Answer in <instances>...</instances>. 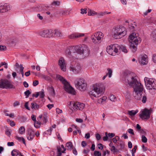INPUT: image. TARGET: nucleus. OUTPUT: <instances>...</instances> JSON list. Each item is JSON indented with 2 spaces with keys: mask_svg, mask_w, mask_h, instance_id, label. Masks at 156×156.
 Segmentation results:
<instances>
[{
  "mask_svg": "<svg viewBox=\"0 0 156 156\" xmlns=\"http://www.w3.org/2000/svg\"><path fill=\"white\" fill-rule=\"evenodd\" d=\"M152 59L153 62L154 63H156V54H154L153 55Z\"/></svg>",
  "mask_w": 156,
  "mask_h": 156,
  "instance_id": "obj_46",
  "label": "nucleus"
},
{
  "mask_svg": "<svg viewBox=\"0 0 156 156\" xmlns=\"http://www.w3.org/2000/svg\"><path fill=\"white\" fill-rule=\"evenodd\" d=\"M56 77L57 79L59 80L63 84L64 87L65 85L67 86V85H68V82L63 77L59 75H57Z\"/></svg>",
  "mask_w": 156,
  "mask_h": 156,
  "instance_id": "obj_20",
  "label": "nucleus"
},
{
  "mask_svg": "<svg viewBox=\"0 0 156 156\" xmlns=\"http://www.w3.org/2000/svg\"><path fill=\"white\" fill-rule=\"evenodd\" d=\"M75 83L76 87L80 90L83 91L86 90L87 84L83 79H77L75 81Z\"/></svg>",
  "mask_w": 156,
  "mask_h": 156,
  "instance_id": "obj_7",
  "label": "nucleus"
},
{
  "mask_svg": "<svg viewBox=\"0 0 156 156\" xmlns=\"http://www.w3.org/2000/svg\"><path fill=\"white\" fill-rule=\"evenodd\" d=\"M28 102H26L24 105V107L27 109L28 110H30V108L28 106Z\"/></svg>",
  "mask_w": 156,
  "mask_h": 156,
  "instance_id": "obj_53",
  "label": "nucleus"
},
{
  "mask_svg": "<svg viewBox=\"0 0 156 156\" xmlns=\"http://www.w3.org/2000/svg\"><path fill=\"white\" fill-rule=\"evenodd\" d=\"M58 65L63 71H66V64L63 58H60L58 61Z\"/></svg>",
  "mask_w": 156,
  "mask_h": 156,
  "instance_id": "obj_16",
  "label": "nucleus"
},
{
  "mask_svg": "<svg viewBox=\"0 0 156 156\" xmlns=\"http://www.w3.org/2000/svg\"><path fill=\"white\" fill-rule=\"evenodd\" d=\"M94 155L95 156H101V153L98 151H95L94 152Z\"/></svg>",
  "mask_w": 156,
  "mask_h": 156,
  "instance_id": "obj_45",
  "label": "nucleus"
},
{
  "mask_svg": "<svg viewBox=\"0 0 156 156\" xmlns=\"http://www.w3.org/2000/svg\"><path fill=\"white\" fill-rule=\"evenodd\" d=\"M41 105H38L35 102H32L31 103V108L32 109L36 110H38L40 108Z\"/></svg>",
  "mask_w": 156,
  "mask_h": 156,
  "instance_id": "obj_22",
  "label": "nucleus"
},
{
  "mask_svg": "<svg viewBox=\"0 0 156 156\" xmlns=\"http://www.w3.org/2000/svg\"><path fill=\"white\" fill-rule=\"evenodd\" d=\"M37 121L35 122L34 123V127L36 128H39L41 124V122L40 121V120L37 118Z\"/></svg>",
  "mask_w": 156,
  "mask_h": 156,
  "instance_id": "obj_26",
  "label": "nucleus"
},
{
  "mask_svg": "<svg viewBox=\"0 0 156 156\" xmlns=\"http://www.w3.org/2000/svg\"><path fill=\"white\" fill-rule=\"evenodd\" d=\"M103 36L104 35L102 32L98 31L94 35H92L91 38L93 43L99 44L101 43V41L103 39Z\"/></svg>",
  "mask_w": 156,
  "mask_h": 156,
  "instance_id": "obj_10",
  "label": "nucleus"
},
{
  "mask_svg": "<svg viewBox=\"0 0 156 156\" xmlns=\"http://www.w3.org/2000/svg\"><path fill=\"white\" fill-rule=\"evenodd\" d=\"M108 135L110 138H112L115 136V134L113 133H108Z\"/></svg>",
  "mask_w": 156,
  "mask_h": 156,
  "instance_id": "obj_54",
  "label": "nucleus"
},
{
  "mask_svg": "<svg viewBox=\"0 0 156 156\" xmlns=\"http://www.w3.org/2000/svg\"><path fill=\"white\" fill-rule=\"evenodd\" d=\"M0 88L2 89H15V87L6 79L0 80Z\"/></svg>",
  "mask_w": 156,
  "mask_h": 156,
  "instance_id": "obj_9",
  "label": "nucleus"
},
{
  "mask_svg": "<svg viewBox=\"0 0 156 156\" xmlns=\"http://www.w3.org/2000/svg\"><path fill=\"white\" fill-rule=\"evenodd\" d=\"M151 112L147 108H144L139 113V116L142 119H147L150 117Z\"/></svg>",
  "mask_w": 156,
  "mask_h": 156,
  "instance_id": "obj_12",
  "label": "nucleus"
},
{
  "mask_svg": "<svg viewBox=\"0 0 156 156\" xmlns=\"http://www.w3.org/2000/svg\"><path fill=\"white\" fill-rule=\"evenodd\" d=\"M128 131L129 133H131L133 135H134V133L133 132V130L132 129H128Z\"/></svg>",
  "mask_w": 156,
  "mask_h": 156,
  "instance_id": "obj_58",
  "label": "nucleus"
},
{
  "mask_svg": "<svg viewBox=\"0 0 156 156\" xmlns=\"http://www.w3.org/2000/svg\"><path fill=\"white\" fill-rule=\"evenodd\" d=\"M59 2H58L57 1H54L52 3V5H57L58 6L59 5Z\"/></svg>",
  "mask_w": 156,
  "mask_h": 156,
  "instance_id": "obj_56",
  "label": "nucleus"
},
{
  "mask_svg": "<svg viewBox=\"0 0 156 156\" xmlns=\"http://www.w3.org/2000/svg\"><path fill=\"white\" fill-rule=\"evenodd\" d=\"M119 49L118 50V54L119 53L121 50L125 53H127V50L126 47L122 45L120 46L119 45Z\"/></svg>",
  "mask_w": 156,
  "mask_h": 156,
  "instance_id": "obj_25",
  "label": "nucleus"
},
{
  "mask_svg": "<svg viewBox=\"0 0 156 156\" xmlns=\"http://www.w3.org/2000/svg\"><path fill=\"white\" fill-rule=\"evenodd\" d=\"M23 84L25 87L27 88L28 87L29 85L26 81H24L23 82Z\"/></svg>",
  "mask_w": 156,
  "mask_h": 156,
  "instance_id": "obj_64",
  "label": "nucleus"
},
{
  "mask_svg": "<svg viewBox=\"0 0 156 156\" xmlns=\"http://www.w3.org/2000/svg\"><path fill=\"white\" fill-rule=\"evenodd\" d=\"M87 8H85L84 9H81V13L82 14H84L87 13Z\"/></svg>",
  "mask_w": 156,
  "mask_h": 156,
  "instance_id": "obj_48",
  "label": "nucleus"
},
{
  "mask_svg": "<svg viewBox=\"0 0 156 156\" xmlns=\"http://www.w3.org/2000/svg\"><path fill=\"white\" fill-rule=\"evenodd\" d=\"M138 112L137 110L136 111L132 110L131 111H128V114L131 116H133L136 115Z\"/></svg>",
  "mask_w": 156,
  "mask_h": 156,
  "instance_id": "obj_27",
  "label": "nucleus"
},
{
  "mask_svg": "<svg viewBox=\"0 0 156 156\" xmlns=\"http://www.w3.org/2000/svg\"><path fill=\"white\" fill-rule=\"evenodd\" d=\"M142 141L144 143H146L147 141V138L144 135L142 136Z\"/></svg>",
  "mask_w": 156,
  "mask_h": 156,
  "instance_id": "obj_44",
  "label": "nucleus"
},
{
  "mask_svg": "<svg viewBox=\"0 0 156 156\" xmlns=\"http://www.w3.org/2000/svg\"><path fill=\"white\" fill-rule=\"evenodd\" d=\"M56 112L58 114L62 113V111L58 108H56Z\"/></svg>",
  "mask_w": 156,
  "mask_h": 156,
  "instance_id": "obj_62",
  "label": "nucleus"
},
{
  "mask_svg": "<svg viewBox=\"0 0 156 156\" xmlns=\"http://www.w3.org/2000/svg\"><path fill=\"white\" fill-rule=\"evenodd\" d=\"M31 118L32 120L35 122H36L37 121L36 120V116L34 115H32L31 116Z\"/></svg>",
  "mask_w": 156,
  "mask_h": 156,
  "instance_id": "obj_57",
  "label": "nucleus"
},
{
  "mask_svg": "<svg viewBox=\"0 0 156 156\" xmlns=\"http://www.w3.org/2000/svg\"><path fill=\"white\" fill-rule=\"evenodd\" d=\"M6 49V47L5 45H0V51H4Z\"/></svg>",
  "mask_w": 156,
  "mask_h": 156,
  "instance_id": "obj_43",
  "label": "nucleus"
},
{
  "mask_svg": "<svg viewBox=\"0 0 156 156\" xmlns=\"http://www.w3.org/2000/svg\"><path fill=\"white\" fill-rule=\"evenodd\" d=\"M20 71L21 73L22 77H24L23 69H24V68L23 66V65L22 64H20Z\"/></svg>",
  "mask_w": 156,
  "mask_h": 156,
  "instance_id": "obj_37",
  "label": "nucleus"
},
{
  "mask_svg": "<svg viewBox=\"0 0 156 156\" xmlns=\"http://www.w3.org/2000/svg\"><path fill=\"white\" fill-rule=\"evenodd\" d=\"M119 49V45L114 44L113 45L107 46L106 48V51L109 54L114 56L116 54H118Z\"/></svg>",
  "mask_w": 156,
  "mask_h": 156,
  "instance_id": "obj_8",
  "label": "nucleus"
},
{
  "mask_svg": "<svg viewBox=\"0 0 156 156\" xmlns=\"http://www.w3.org/2000/svg\"><path fill=\"white\" fill-rule=\"evenodd\" d=\"M109 99L112 101H115L116 99V97L113 95H112L109 96Z\"/></svg>",
  "mask_w": 156,
  "mask_h": 156,
  "instance_id": "obj_41",
  "label": "nucleus"
},
{
  "mask_svg": "<svg viewBox=\"0 0 156 156\" xmlns=\"http://www.w3.org/2000/svg\"><path fill=\"white\" fill-rule=\"evenodd\" d=\"M93 90L90 92V94L96 98H98L102 95L105 91V88L102 84H94Z\"/></svg>",
  "mask_w": 156,
  "mask_h": 156,
  "instance_id": "obj_2",
  "label": "nucleus"
},
{
  "mask_svg": "<svg viewBox=\"0 0 156 156\" xmlns=\"http://www.w3.org/2000/svg\"><path fill=\"white\" fill-rule=\"evenodd\" d=\"M39 93V94L40 95V98H43L44 96V90L42 89L41 91Z\"/></svg>",
  "mask_w": 156,
  "mask_h": 156,
  "instance_id": "obj_42",
  "label": "nucleus"
},
{
  "mask_svg": "<svg viewBox=\"0 0 156 156\" xmlns=\"http://www.w3.org/2000/svg\"><path fill=\"white\" fill-rule=\"evenodd\" d=\"M129 41L131 43H134L135 45H137L141 42V40L140 38L137 37L136 36V34L134 33H132L129 36Z\"/></svg>",
  "mask_w": 156,
  "mask_h": 156,
  "instance_id": "obj_11",
  "label": "nucleus"
},
{
  "mask_svg": "<svg viewBox=\"0 0 156 156\" xmlns=\"http://www.w3.org/2000/svg\"><path fill=\"white\" fill-rule=\"evenodd\" d=\"M66 146L70 150H71L73 147L72 143L71 142H67L66 144Z\"/></svg>",
  "mask_w": 156,
  "mask_h": 156,
  "instance_id": "obj_30",
  "label": "nucleus"
},
{
  "mask_svg": "<svg viewBox=\"0 0 156 156\" xmlns=\"http://www.w3.org/2000/svg\"><path fill=\"white\" fill-rule=\"evenodd\" d=\"M76 121L77 122L79 123H82L83 122V119H81L76 118Z\"/></svg>",
  "mask_w": 156,
  "mask_h": 156,
  "instance_id": "obj_61",
  "label": "nucleus"
},
{
  "mask_svg": "<svg viewBox=\"0 0 156 156\" xmlns=\"http://www.w3.org/2000/svg\"><path fill=\"white\" fill-rule=\"evenodd\" d=\"M75 49L73 51V53H77L80 54H84L86 55L88 53L89 54L90 51L87 46L85 45H79L76 46H74Z\"/></svg>",
  "mask_w": 156,
  "mask_h": 156,
  "instance_id": "obj_4",
  "label": "nucleus"
},
{
  "mask_svg": "<svg viewBox=\"0 0 156 156\" xmlns=\"http://www.w3.org/2000/svg\"><path fill=\"white\" fill-rule=\"evenodd\" d=\"M25 129L24 126H22L19 129V132L20 134H23L25 133Z\"/></svg>",
  "mask_w": 156,
  "mask_h": 156,
  "instance_id": "obj_36",
  "label": "nucleus"
},
{
  "mask_svg": "<svg viewBox=\"0 0 156 156\" xmlns=\"http://www.w3.org/2000/svg\"><path fill=\"white\" fill-rule=\"evenodd\" d=\"M144 81L147 89L152 90L156 89V81L154 79L145 77Z\"/></svg>",
  "mask_w": 156,
  "mask_h": 156,
  "instance_id": "obj_6",
  "label": "nucleus"
},
{
  "mask_svg": "<svg viewBox=\"0 0 156 156\" xmlns=\"http://www.w3.org/2000/svg\"><path fill=\"white\" fill-rule=\"evenodd\" d=\"M38 84V80H34L33 82V85L34 86H36Z\"/></svg>",
  "mask_w": 156,
  "mask_h": 156,
  "instance_id": "obj_59",
  "label": "nucleus"
},
{
  "mask_svg": "<svg viewBox=\"0 0 156 156\" xmlns=\"http://www.w3.org/2000/svg\"><path fill=\"white\" fill-rule=\"evenodd\" d=\"M44 79L47 81H51V79L49 76H45Z\"/></svg>",
  "mask_w": 156,
  "mask_h": 156,
  "instance_id": "obj_49",
  "label": "nucleus"
},
{
  "mask_svg": "<svg viewBox=\"0 0 156 156\" xmlns=\"http://www.w3.org/2000/svg\"><path fill=\"white\" fill-rule=\"evenodd\" d=\"M113 37L115 39H120L126 35L127 31L126 28L123 26L117 27L113 31Z\"/></svg>",
  "mask_w": 156,
  "mask_h": 156,
  "instance_id": "obj_3",
  "label": "nucleus"
},
{
  "mask_svg": "<svg viewBox=\"0 0 156 156\" xmlns=\"http://www.w3.org/2000/svg\"><path fill=\"white\" fill-rule=\"evenodd\" d=\"M138 76L133 73H129L126 74L125 79L126 82L130 87L133 88V95L135 99L141 100L143 103L147 101L146 96L143 92L144 88L141 83L137 80Z\"/></svg>",
  "mask_w": 156,
  "mask_h": 156,
  "instance_id": "obj_1",
  "label": "nucleus"
},
{
  "mask_svg": "<svg viewBox=\"0 0 156 156\" xmlns=\"http://www.w3.org/2000/svg\"><path fill=\"white\" fill-rule=\"evenodd\" d=\"M62 34L60 30L58 29L53 30V37H62Z\"/></svg>",
  "mask_w": 156,
  "mask_h": 156,
  "instance_id": "obj_21",
  "label": "nucleus"
},
{
  "mask_svg": "<svg viewBox=\"0 0 156 156\" xmlns=\"http://www.w3.org/2000/svg\"><path fill=\"white\" fill-rule=\"evenodd\" d=\"M27 139L29 140H32L35 135L34 130L30 128H28L27 130Z\"/></svg>",
  "mask_w": 156,
  "mask_h": 156,
  "instance_id": "obj_14",
  "label": "nucleus"
},
{
  "mask_svg": "<svg viewBox=\"0 0 156 156\" xmlns=\"http://www.w3.org/2000/svg\"><path fill=\"white\" fill-rule=\"evenodd\" d=\"M135 44L134 43H131V45H130V48L132 49L133 51V52L136 51L137 49V48L136 46H135L134 45Z\"/></svg>",
  "mask_w": 156,
  "mask_h": 156,
  "instance_id": "obj_29",
  "label": "nucleus"
},
{
  "mask_svg": "<svg viewBox=\"0 0 156 156\" xmlns=\"http://www.w3.org/2000/svg\"><path fill=\"white\" fill-rule=\"evenodd\" d=\"M48 32L47 34V38H51L53 37V30L52 29L48 30Z\"/></svg>",
  "mask_w": 156,
  "mask_h": 156,
  "instance_id": "obj_28",
  "label": "nucleus"
},
{
  "mask_svg": "<svg viewBox=\"0 0 156 156\" xmlns=\"http://www.w3.org/2000/svg\"><path fill=\"white\" fill-rule=\"evenodd\" d=\"M117 146H120V149H123L124 147V145L123 144V142L122 140L120 141L118 143Z\"/></svg>",
  "mask_w": 156,
  "mask_h": 156,
  "instance_id": "obj_34",
  "label": "nucleus"
},
{
  "mask_svg": "<svg viewBox=\"0 0 156 156\" xmlns=\"http://www.w3.org/2000/svg\"><path fill=\"white\" fill-rule=\"evenodd\" d=\"M68 85H67V86L65 85L64 87L65 90L70 93L73 94H75L76 92L73 88L72 87L70 86L69 83H68Z\"/></svg>",
  "mask_w": 156,
  "mask_h": 156,
  "instance_id": "obj_18",
  "label": "nucleus"
},
{
  "mask_svg": "<svg viewBox=\"0 0 156 156\" xmlns=\"http://www.w3.org/2000/svg\"><path fill=\"white\" fill-rule=\"evenodd\" d=\"M25 95L26 96V98H27L29 97V95L31 93L29 90H27L24 93Z\"/></svg>",
  "mask_w": 156,
  "mask_h": 156,
  "instance_id": "obj_40",
  "label": "nucleus"
},
{
  "mask_svg": "<svg viewBox=\"0 0 156 156\" xmlns=\"http://www.w3.org/2000/svg\"><path fill=\"white\" fill-rule=\"evenodd\" d=\"M40 6H37L36 8H34V10L35 11H39L41 10V9L40 8Z\"/></svg>",
  "mask_w": 156,
  "mask_h": 156,
  "instance_id": "obj_55",
  "label": "nucleus"
},
{
  "mask_svg": "<svg viewBox=\"0 0 156 156\" xmlns=\"http://www.w3.org/2000/svg\"><path fill=\"white\" fill-rule=\"evenodd\" d=\"M69 105V109L73 111L82 110L85 106V105L83 103L74 101H70Z\"/></svg>",
  "mask_w": 156,
  "mask_h": 156,
  "instance_id": "obj_5",
  "label": "nucleus"
},
{
  "mask_svg": "<svg viewBox=\"0 0 156 156\" xmlns=\"http://www.w3.org/2000/svg\"><path fill=\"white\" fill-rule=\"evenodd\" d=\"M75 49L74 46H69L66 48V51L65 54L66 56L69 58H71V53H73L74 49Z\"/></svg>",
  "mask_w": 156,
  "mask_h": 156,
  "instance_id": "obj_17",
  "label": "nucleus"
},
{
  "mask_svg": "<svg viewBox=\"0 0 156 156\" xmlns=\"http://www.w3.org/2000/svg\"><path fill=\"white\" fill-rule=\"evenodd\" d=\"M88 15L89 16H93L95 14H97V12L94 11L90 9H88Z\"/></svg>",
  "mask_w": 156,
  "mask_h": 156,
  "instance_id": "obj_31",
  "label": "nucleus"
},
{
  "mask_svg": "<svg viewBox=\"0 0 156 156\" xmlns=\"http://www.w3.org/2000/svg\"><path fill=\"white\" fill-rule=\"evenodd\" d=\"M110 150L112 151L113 154H115V153L116 148L114 146H112L111 148L110 149Z\"/></svg>",
  "mask_w": 156,
  "mask_h": 156,
  "instance_id": "obj_47",
  "label": "nucleus"
},
{
  "mask_svg": "<svg viewBox=\"0 0 156 156\" xmlns=\"http://www.w3.org/2000/svg\"><path fill=\"white\" fill-rule=\"evenodd\" d=\"M96 138L98 140H99L101 138V136L100 134L98 133H97L95 135Z\"/></svg>",
  "mask_w": 156,
  "mask_h": 156,
  "instance_id": "obj_52",
  "label": "nucleus"
},
{
  "mask_svg": "<svg viewBox=\"0 0 156 156\" xmlns=\"http://www.w3.org/2000/svg\"><path fill=\"white\" fill-rule=\"evenodd\" d=\"M5 134L9 137H10L11 135V132L9 129H7L5 132Z\"/></svg>",
  "mask_w": 156,
  "mask_h": 156,
  "instance_id": "obj_50",
  "label": "nucleus"
},
{
  "mask_svg": "<svg viewBox=\"0 0 156 156\" xmlns=\"http://www.w3.org/2000/svg\"><path fill=\"white\" fill-rule=\"evenodd\" d=\"M84 34L83 33H76L69 35L68 37L70 39H75L76 38L83 36Z\"/></svg>",
  "mask_w": 156,
  "mask_h": 156,
  "instance_id": "obj_19",
  "label": "nucleus"
},
{
  "mask_svg": "<svg viewBox=\"0 0 156 156\" xmlns=\"http://www.w3.org/2000/svg\"><path fill=\"white\" fill-rule=\"evenodd\" d=\"M50 88L51 89V95L54 97L55 95V90L52 86H51Z\"/></svg>",
  "mask_w": 156,
  "mask_h": 156,
  "instance_id": "obj_38",
  "label": "nucleus"
},
{
  "mask_svg": "<svg viewBox=\"0 0 156 156\" xmlns=\"http://www.w3.org/2000/svg\"><path fill=\"white\" fill-rule=\"evenodd\" d=\"M48 32V30H44L39 33L40 36L42 37L47 38V34Z\"/></svg>",
  "mask_w": 156,
  "mask_h": 156,
  "instance_id": "obj_24",
  "label": "nucleus"
},
{
  "mask_svg": "<svg viewBox=\"0 0 156 156\" xmlns=\"http://www.w3.org/2000/svg\"><path fill=\"white\" fill-rule=\"evenodd\" d=\"M106 98L105 97H103L102 98H100L98 100V102L99 103L101 104L103 102L105 101V100Z\"/></svg>",
  "mask_w": 156,
  "mask_h": 156,
  "instance_id": "obj_39",
  "label": "nucleus"
},
{
  "mask_svg": "<svg viewBox=\"0 0 156 156\" xmlns=\"http://www.w3.org/2000/svg\"><path fill=\"white\" fill-rule=\"evenodd\" d=\"M27 119L24 116H22L21 118V121L22 122H25L27 120Z\"/></svg>",
  "mask_w": 156,
  "mask_h": 156,
  "instance_id": "obj_51",
  "label": "nucleus"
},
{
  "mask_svg": "<svg viewBox=\"0 0 156 156\" xmlns=\"http://www.w3.org/2000/svg\"><path fill=\"white\" fill-rule=\"evenodd\" d=\"M70 68V70L76 74L79 73L81 70L80 65L78 63H76L74 64L73 63L71 65Z\"/></svg>",
  "mask_w": 156,
  "mask_h": 156,
  "instance_id": "obj_13",
  "label": "nucleus"
},
{
  "mask_svg": "<svg viewBox=\"0 0 156 156\" xmlns=\"http://www.w3.org/2000/svg\"><path fill=\"white\" fill-rule=\"evenodd\" d=\"M87 144V143H86V142L85 141H83L81 143V145L83 147H85L86 146Z\"/></svg>",
  "mask_w": 156,
  "mask_h": 156,
  "instance_id": "obj_63",
  "label": "nucleus"
},
{
  "mask_svg": "<svg viewBox=\"0 0 156 156\" xmlns=\"http://www.w3.org/2000/svg\"><path fill=\"white\" fill-rule=\"evenodd\" d=\"M18 155V150L14 149L11 152V155L12 156H17Z\"/></svg>",
  "mask_w": 156,
  "mask_h": 156,
  "instance_id": "obj_33",
  "label": "nucleus"
},
{
  "mask_svg": "<svg viewBox=\"0 0 156 156\" xmlns=\"http://www.w3.org/2000/svg\"><path fill=\"white\" fill-rule=\"evenodd\" d=\"M107 70L108 71V73L106 74L107 75H108V77L109 78H110L111 77L112 74V70L110 68H108L107 69Z\"/></svg>",
  "mask_w": 156,
  "mask_h": 156,
  "instance_id": "obj_32",
  "label": "nucleus"
},
{
  "mask_svg": "<svg viewBox=\"0 0 156 156\" xmlns=\"http://www.w3.org/2000/svg\"><path fill=\"white\" fill-rule=\"evenodd\" d=\"M42 122H41L42 124H45L47 121V118L46 116H44L42 118Z\"/></svg>",
  "mask_w": 156,
  "mask_h": 156,
  "instance_id": "obj_35",
  "label": "nucleus"
},
{
  "mask_svg": "<svg viewBox=\"0 0 156 156\" xmlns=\"http://www.w3.org/2000/svg\"><path fill=\"white\" fill-rule=\"evenodd\" d=\"M139 131L140 133L144 135H145L146 133V132L143 129H141Z\"/></svg>",
  "mask_w": 156,
  "mask_h": 156,
  "instance_id": "obj_60",
  "label": "nucleus"
},
{
  "mask_svg": "<svg viewBox=\"0 0 156 156\" xmlns=\"http://www.w3.org/2000/svg\"><path fill=\"white\" fill-rule=\"evenodd\" d=\"M147 56L146 55H143L142 56L141 59V62L142 64L143 65L147 64Z\"/></svg>",
  "mask_w": 156,
  "mask_h": 156,
  "instance_id": "obj_23",
  "label": "nucleus"
},
{
  "mask_svg": "<svg viewBox=\"0 0 156 156\" xmlns=\"http://www.w3.org/2000/svg\"><path fill=\"white\" fill-rule=\"evenodd\" d=\"M9 5L6 4H0V12L3 13L8 11L10 10L11 9Z\"/></svg>",
  "mask_w": 156,
  "mask_h": 156,
  "instance_id": "obj_15",
  "label": "nucleus"
}]
</instances>
